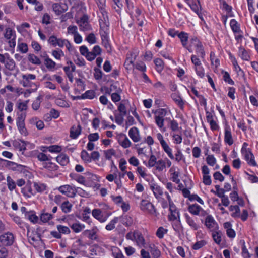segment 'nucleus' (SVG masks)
Here are the masks:
<instances>
[{"label": "nucleus", "mask_w": 258, "mask_h": 258, "mask_svg": "<svg viewBox=\"0 0 258 258\" xmlns=\"http://www.w3.org/2000/svg\"><path fill=\"white\" fill-rule=\"evenodd\" d=\"M28 102L29 100H26L17 104L18 111L17 112L16 125L20 134L25 136L28 134L25 124Z\"/></svg>", "instance_id": "obj_1"}, {"label": "nucleus", "mask_w": 258, "mask_h": 258, "mask_svg": "<svg viewBox=\"0 0 258 258\" xmlns=\"http://www.w3.org/2000/svg\"><path fill=\"white\" fill-rule=\"evenodd\" d=\"M249 144L247 142H244L240 149V153L247 163L253 167H256L257 164L255 160L254 156L252 149L248 148Z\"/></svg>", "instance_id": "obj_2"}, {"label": "nucleus", "mask_w": 258, "mask_h": 258, "mask_svg": "<svg viewBox=\"0 0 258 258\" xmlns=\"http://www.w3.org/2000/svg\"><path fill=\"white\" fill-rule=\"evenodd\" d=\"M165 196L167 199L169 205V212L167 216L168 220L169 221H173L180 218V213L179 210L176 207L173 202L170 195L167 192H165Z\"/></svg>", "instance_id": "obj_3"}, {"label": "nucleus", "mask_w": 258, "mask_h": 258, "mask_svg": "<svg viewBox=\"0 0 258 258\" xmlns=\"http://www.w3.org/2000/svg\"><path fill=\"white\" fill-rule=\"evenodd\" d=\"M170 111L166 108H159L154 112L155 122L157 126L161 130L164 128V117L166 116L168 112Z\"/></svg>", "instance_id": "obj_4"}, {"label": "nucleus", "mask_w": 258, "mask_h": 258, "mask_svg": "<svg viewBox=\"0 0 258 258\" xmlns=\"http://www.w3.org/2000/svg\"><path fill=\"white\" fill-rule=\"evenodd\" d=\"M189 88L190 89V91L189 90H187V92H188L189 96L194 100L195 102H197L195 97H197L199 100L201 105L203 106L204 107H206L207 104L206 98H205L203 95L200 94V92L195 86H189Z\"/></svg>", "instance_id": "obj_5"}, {"label": "nucleus", "mask_w": 258, "mask_h": 258, "mask_svg": "<svg viewBox=\"0 0 258 258\" xmlns=\"http://www.w3.org/2000/svg\"><path fill=\"white\" fill-rule=\"evenodd\" d=\"M202 223L211 232L217 230L219 228L218 224L211 215H207L204 221L202 220Z\"/></svg>", "instance_id": "obj_6"}, {"label": "nucleus", "mask_w": 258, "mask_h": 258, "mask_svg": "<svg viewBox=\"0 0 258 258\" xmlns=\"http://www.w3.org/2000/svg\"><path fill=\"white\" fill-rule=\"evenodd\" d=\"M140 207L142 211L150 214H154L156 212L155 206L147 200L142 199Z\"/></svg>", "instance_id": "obj_7"}, {"label": "nucleus", "mask_w": 258, "mask_h": 258, "mask_svg": "<svg viewBox=\"0 0 258 258\" xmlns=\"http://www.w3.org/2000/svg\"><path fill=\"white\" fill-rule=\"evenodd\" d=\"M206 117L208 123L210 125V128L213 131L218 130L219 127L218 124L214 120V110L213 108H211V111H206Z\"/></svg>", "instance_id": "obj_8"}, {"label": "nucleus", "mask_w": 258, "mask_h": 258, "mask_svg": "<svg viewBox=\"0 0 258 258\" xmlns=\"http://www.w3.org/2000/svg\"><path fill=\"white\" fill-rule=\"evenodd\" d=\"M130 239L135 241L136 243V245L140 248L145 247V239L141 232L135 231L133 232L132 237L130 235Z\"/></svg>", "instance_id": "obj_9"}, {"label": "nucleus", "mask_w": 258, "mask_h": 258, "mask_svg": "<svg viewBox=\"0 0 258 258\" xmlns=\"http://www.w3.org/2000/svg\"><path fill=\"white\" fill-rule=\"evenodd\" d=\"M5 38L9 40L8 43L11 48H14L16 45V34L15 31L10 28H7L5 30L4 33Z\"/></svg>", "instance_id": "obj_10"}, {"label": "nucleus", "mask_w": 258, "mask_h": 258, "mask_svg": "<svg viewBox=\"0 0 258 258\" xmlns=\"http://www.w3.org/2000/svg\"><path fill=\"white\" fill-rule=\"evenodd\" d=\"M165 153L167 155L169 158L177 163H179L180 161L185 160L184 155L182 152L180 150H178L175 152V155H174L173 154V150L171 147L169 148V151L165 152Z\"/></svg>", "instance_id": "obj_11"}, {"label": "nucleus", "mask_w": 258, "mask_h": 258, "mask_svg": "<svg viewBox=\"0 0 258 258\" xmlns=\"http://www.w3.org/2000/svg\"><path fill=\"white\" fill-rule=\"evenodd\" d=\"M251 52L250 49H246L242 45L238 47V55L243 61H249L251 59Z\"/></svg>", "instance_id": "obj_12"}, {"label": "nucleus", "mask_w": 258, "mask_h": 258, "mask_svg": "<svg viewBox=\"0 0 258 258\" xmlns=\"http://www.w3.org/2000/svg\"><path fill=\"white\" fill-rule=\"evenodd\" d=\"M178 37L180 39V42L183 47L187 49L188 51L190 52H192L191 48L190 46H188V40H189V33L184 31H181L178 34Z\"/></svg>", "instance_id": "obj_13"}, {"label": "nucleus", "mask_w": 258, "mask_h": 258, "mask_svg": "<svg viewBox=\"0 0 258 258\" xmlns=\"http://www.w3.org/2000/svg\"><path fill=\"white\" fill-rule=\"evenodd\" d=\"M228 55L229 57V59L230 60L232 63L234 71H235L236 73L238 74V75H244V72L239 66L235 56L234 55H233L232 53L230 51L228 52Z\"/></svg>", "instance_id": "obj_14"}, {"label": "nucleus", "mask_w": 258, "mask_h": 258, "mask_svg": "<svg viewBox=\"0 0 258 258\" xmlns=\"http://www.w3.org/2000/svg\"><path fill=\"white\" fill-rule=\"evenodd\" d=\"M133 21H135L136 24L139 27H142L144 24V16L142 14V11L139 8H135L133 15L132 16Z\"/></svg>", "instance_id": "obj_15"}, {"label": "nucleus", "mask_w": 258, "mask_h": 258, "mask_svg": "<svg viewBox=\"0 0 258 258\" xmlns=\"http://www.w3.org/2000/svg\"><path fill=\"white\" fill-rule=\"evenodd\" d=\"M88 17L86 15H84L80 20L77 21V23L79 26V29L81 31H86L91 29V27L88 22Z\"/></svg>", "instance_id": "obj_16"}, {"label": "nucleus", "mask_w": 258, "mask_h": 258, "mask_svg": "<svg viewBox=\"0 0 258 258\" xmlns=\"http://www.w3.org/2000/svg\"><path fill=\"white\" fill-rule=\"evenodd\" d=\"M65 39L58 38L55 35H51L48 39V43L55 47L58 46L63 47L64 46Z\"/></svg>", "instance_id": "obj_17"}, {"label": "nucleus", "mask_w": 258, "mask_h": 258, "mask_svg": "<svg viewBox=\"0 0 258 258\" xmlns=\"http://www.w3.org/2000/svg\"><path fill=\"white\" fill-rule=\"evenodd\" d=\"M58 190L63 195L70 198L75 197V186L69 185H64L60 186Z\"/></svg>", "instance_id": "obj_18"}, {"label": "nucleus", "mask_w": 258, "mask_h": 258, "mask_svg": "<svg viewBox=\"0 0 258 258\" xmlns=\"http://www.w3.org/2000/svg\"><path fill=\"white\" fill-rule=\"evenodd\" d=\"M14 236L11 233H7L0 236V242L5 246L11 245L14 242Z\"/></svg>", "instance_id": "obj_19"}, {"label": "nucleus", "mask_w": 258, "mask_h": 258, "mask_svg": "<svg viewBox=\"0 0 258 258\" xmlns=\"http://www.w3.org/2000/svg\"><path fill=\"white\" fill-rule=\"evenodd\" d=\"M150 189L153 192L154 196L156 199L163 196L165 192H163V187L157 183H152L150 185Z\"/></svg>", "instance_id": "obj_20"}, {"label": "nucleus", "mask_w": 258, "mask_h": 258, "mask_svg": "<svg viewBox=\"0 0 258 258\" xmlns=\"http://www.w3.org/2000/svg\"><path fill=\"white\" fill-rule=\"evenodd\" d=\"M202 173H203V182L205 185H210L212 184L211 176L209 175L210 170L207 166L203 165L202 167Z\"/></svg>", "instance_id": "obj_21"}, {"label": "nucleus", "mask_w": 258, "mask_h": 258, "mask_svg": "<svg viewBox=\"0 0 258 258\" xmlns=\"http://www.w3.org/2000/svg\"><path fill=\"white\" fill-rule=\"evenodd\" d=\"M184 217L186 223L188 224L190 228L194 231H197L201 227L200 225L197 223L196 221L190 217L188 213L184 214Z\"/></svg>", "instance_id": "obj_22"}, {"label": "nucleus", "mask_w": 258, "mask_h": 258, "mask_svg": "<svg viewBox=\"0 0 258 258\" xmlns=\"http://www.w3.org/2000/svg\"><path fill=\"white\" fill-rule=\"evenodd\" d=\"M130 64H132L133 66V74L134 75H136V72L135 70H137L141 72H146L147 67L145 63L142 61H137L135 63L130 61Z\"/></svg>", "instance_id": "obj_23"}, {"label": "nucleus", "mask_w": 258, "mask_h": 258, "mask_svg": "<svg viewBox=\"0 0 258 258\" xmlns=\"http://www.w3.org/2000/svg\"><path fill=\"white\" fill-rule=\"evenodd\" d=\"M224 142L229 146L232 145L234 143L231 128L228 125L226 126L224 128Z\"/></svg>", "instance_id": "obj_24"}, {"label": "nucleus", "mask_w": 258, "mask_h": 258, "mask_svg": "<svg viewBox=\"0 0 258 258\" xmlns=\"http://www.w3.org/2000/svg\"><path fill=\"white\" fill-rule=\"evenodd\" d=\"M148 251H149L152 258H160L161 256V252L160 249L154 244L151 243L148 245Z\"/></svg>", "instance_id": "obj_25"}, {"label": "nucleus", "mask_w": 258, "mask_h": 258, "mask_svg": "<svg viewBox=\"0 0 258 258\" xmlns=\"http://www.w3.org/2000/svg\"><path fill=\"white\" fill-rule=\"evenodd\" d=\"M137 152L139 156L141 158L148 157L150 155V153H152V147H149V146H144V147H136Z\"/></svg>", "instance_id": "obj_26"}, {"label": "nucleus", "mask_w": 258, "mask_h": 258, "mask_svg": "<svg viewBox=\"0 0 258 258\" xmlns=\"http://www.w3.org/2000/svg\"><path fill=\"white\" fill-rule=\"evenodd\" d=\"M171 98L174 101L181 110H183L185 101L182 99L181 96L176 93H173L171 95Z\"/></svg>", "instance_id": "obj_27"}, {"label": "nucleus", "mask_w": 258, "mask_h": 258, "mask_svg": "<svg viewBox=\"0 0 258 258\" xmlns=\"http://www.w3.org/2000/svg\"><path fill=\"white\" fill-rule=\"evenodd\" d=\"M148 161L146 162V160H143V163L148 168H151L154 167V166H156V163L157 162V158L156 156L152 153H150L148 156Z\"/></svg>", "instance_id": "obj_28"}, {"label": "nucleus", "mask_w": 258, "mask_h": 258, "mask_svg": "<svg viewBox=\"0 0 258 258\" xmlns=\"http://www.w3.org/2000/svg\"><path fill=\"white\" fill-rule=\"evenodd\" d=\"M52 8L55 13L59 15L67 11L68 6L66 4L55 3L52 5Z\"/></svg>", "instance_id": "obj_29"}, {"label": "nucleus", "mask_w": 258, "mask_h": 258, "mask_svg": "<svg viewBox=\"0 0 258 258\" xmlns=\"http://www.w3.org/2000/svg\"><path fill=\"white\" fill-rule=\"evenodd\" d=\"M222 232L220 230H214L212 231V236L214 243L218 245H221L222 240Z\"/></svg>", "instance_id": "obj_30"}, {"label": "nucleus", "mask_w": 258, "mask_h": 258, "mask_svg": "<svg viewBox=\"0 0 258 258\" xmlns=\"http://www.w3.org/2000/svg\"><path fill=\"white\" fill-rule=\"evenodd\" d=\"M157 139L160 142L163 151L165 152L169 151L170 146L166 141L164 139L163 135L161 133H158L156 135Z\"/></svg>", "instance_id": "obj_31"}, {"label": "nucleus", "mask_w": 258, "mask_h": 258, "mask_svg": "<svg viewBox=\"0 0 258 258\" xmlns=\"http://www.w3.org/2000/svg\"><path fill=\"white\" fill-rule=\"evenodd\" d=\"M188 2L187 4H188L191 10L194 11L195 13H198V11L201 10L202 8L201 7V4L200 0H197V3H196L194 0H188Z\"/></svg>", "instance_id": "obj_32"}, {"label": "nucleus", "mask_w": 258, "mask_h": 258, "mask_svg": "<svg viewBox=\"0 0 258 258\" xmlns=\"http://www.w3.org/2000/svg\"><path fill=\"white\" fill-rule=\"evenodd\" d=\"M81 125L78 124L77 126L73 125L70 129V137L73 139L77 138L81 133Z\"/></svg>", "instance_id": "obj_33"}, {"label": "nucleus", "mask_w": 258, "mask_h": 258, "mask_svg": "<svg viewBox=\"0 0 258 258\" xmlns=\"http://www.w3.org/2000/svg\"><path fill=\"white\" fill-rule=\"evenodd\" d=\"M210 60L211 65L214 66L215 70H217L220 64V59L216 57L214 51H211L210 54Z\"/></svg>", "instance_id": "obj_34"}, {"label": "nucleus", "mask_w": 258, "mask_h": 258, "mask_svg": "<svg viewBox=\"0 0 258 258\" xmlns=\"http://www.w3.org/2000/svg\"><path fill=\"white\" fill-rule=\"evenodd\" d=\"M241 255L243 258H256L252 254L249 253L248 249L246 248L244 241H241Z\"/></svg>", "instance_id": "obj_35"}, {"label": "nucleus", "mask_w": 258, "mask_h": 258, "mask_svg": "<svg viewBox=\"0 0 258 258\" xmlns=\"http://www.w3.org/2000/svg\"><path fill=\"white\" fill-rule=\"evenodd\" d=\"M194 47L195 48L196 55H198L202 60H204L206 56V52L203 43H202L199 45H195Z\"/></svg>", "instance_id": "obj_36"}, {"label": "nucleus", "mask_w": 258, "mask_h": 258, "mask_svg": "<svg viewBox=\"0 0 258 258\" xmlns=\"http://www.w3.org/2000/svg\"><path fill=\"white\" fill-rule=\"evenodd\" d=\"M102 49L99 45H95L92 50L90 51V57L89 61H91L93 60L97 56L101 54Z\"/></svg>", "instance_id": "obj_37"}, {"label": "nucleus", "mask_w": 258, "mask_h": 258, "mask_svg": "<svg viewBox=\"0 0 258 258\" xmlns=\"http://www.w3.org/2000/svg\"><path fill=\"white\" fill-rule=\"evenodd\" d=\"M154 63L155 65V70L159 74H161L164 68V62L161 58H155L154 59Z\"/></svg>", "instance_id": "obj_38"}, {"label": "nucleus", "mask_w": 258, "mask_h": 258, "mask_svg": "<svg viewBox=\"0 0 258 258\" xmlns=\"http://www.w3.org/2000/svg\"><path fill=\"white\" fill-rule=\"evenodd\" d=\"M169 221L171 222L172 228L176 232L179 233L183 230V227L180 218Z\"/></svg>", "instance_id": "obj_39"}, {"label": "nucleus", "mask_w": 258, "mask_h": 258, "mask_svg": "<svg viewBox=\"0 0 258 258\" xmlns=\"http://www.w3.org/2000/svg\"><path fill=\"white\" fill-rule=\"evenodd\" d=\"M130 138L135 142H137L140 140L139 131L136 127L130 128Z\"/></svg>", "instance_id": "obj_40"}, {"label": "nucleus", "mask_w": 258, "mask_h": 258, "mask_svg": "<svg viewBox=\"0 0 258 258\" xmlns=\"http://www.w3.org/2000/svg\"><path fill=\"white\" fill-rule=\"evenodd\" d=\"M202 210V207L197 204L190 205L188 206V212L193 215L199 216Z\"/></svg>", "instance_id": "obj_41"}, {"label": "nucleus", "mask_w": 258, "mask_h": 258, "mask_svg": "<svg viewBox=\"0 0 258 258\" xmlns=\"http://www.w3.org/2000/svg\"><path fill=\"white\" fill-rule=\"evenodd\" d=\"M13 146L20 151L26 150V143L25 141L21 140H15L13 142Z\"/></svg>", "instance_id": "obj_42"}, {"label": "nucleus", "mask_w": 258, "mask_h": 258, "mask_svg": "<svg viewBox=\"0 0 258 258\" xmlns=\"http://www.w3.org/2000/svg\"><path fill=\"white\" fill-rule=\"evenodd\" d=\"M7 57H6V62H5L6 68L10 71H13L15 70L16 67V64L14 60L11 58L8 54H6Z\"/></svg>", "instance_id": "obj_43"}, {"label": "nucleus", "mask_w": 258, "mask_h": 258, "mask_svg": "<svg viewBox=\"0 0 258 258\" xmlns=\"http://www.w3.org/2000/svg\"><path fill=\"white\" fill-rule=\"evenodd\" d=\"M56 160L60 165L63 166L67 165L69 162L68 156L64 154L58 155L56 158Z\"/></svg>", "instance_id": "obj_44"}, {"label": "nucleus", "mask_w": 258, "mask_h": 258, "mask_svg": "<svg viewBox=\"0 0 258 258\" xmlns=\"http://www.w3.org/2000/svg\"><path fill=\"white\" fill-rule=\"evenodd\" d=\"M221 74L223 75V79L226 83L230 85L235 84L234 81L231 78L229 73L227 71L222 70Z\"/></svg>", "instance_id": "obj_45"}, {"label": "nucleus", "mask_w": 258, "mask_h": 258, "mask_svg": "<svg viewBox=\"0 0 258 258\" xmlns=\"http://www.w3.org/2000/svg\"><path fill=\"white\" fill-rule=\"evenodd\" d=\"M118 142L119 144L124 148H127L129 146V140L124 134H121L118 137Z\"/></svg>", "instance_id": "obj_46"}, {"label": "nucleus", "mask_w": 258, "mask_h": 258, "mask_svg": "<svg viewBox=\"0 0 258 258\" xmlns=\"http://www.w3.org/2000/svg\"><path fill=\"white\" fill-rule=\"evenodd\" d=\"M44 54L45 55L44 56V64L46 66V68L49 70L54 68L56 66V63L54 61H53L51 59L49 58L46 52H44Z\"/></svg>", "instance_id": "obj_47"}, {"label": "nucleus", "mask_w": 258, "mask_h": 258, "mask_svg": "<svg viewBox=\"0 0 258 258\" xmlns=\"http://www.w3.org/2000/svg\"><path fill=\"white\" fill-rule=\"evenodd\" d=\"M229 25L233 33L236 32L240 28V24L235 19L230 21Z\"/></svg>", "instance_id": "obj_48"}, {"label": "nucleus", "mask_w": 258, "mask_h": 258, "mask_svg": "<svg viewBox=\"0 0 258 258\" xmlns=\"http://www.w3.org/2000/svg\"><path fill=\"white\" fill-rule=\"evenodd\" d=\"M156 170L159 172H162L166 168V163L163 159H159L156 163L154 167Z\"/></svg>", "instance_id": "obj_49"}, {"label": "nucleus", "mask_w": 258, "mask_h": 258, "mask_svg": "<svg viewBox=\"0 0 258 258\" xmlns=\"http://www.w3.org/2000/svg\"><path fill=\"white\" fill-rule=\"evenodd\" d=\"M101 39L102 44L106 48L107 52L108 53H111L112 49L108 42V37L107 36L103 35L101 36Z\"/></svg>", "instance_id": "obj_50"}, {"label": "nucleus", "mask_w": 258, "mask_h": 258, "mask_svg": "<svg viewBox=\"0 0 258 258\" xmlns=\"http://www.w3.org/2000/svg\"><path fill=\"white\" fill-rule=\"evenodd\" d=\"M229 210L233 211L235 210V212L231 213V216L233 218L239 217L240 216V208L238 205L230 206L229 207Z\"/></svg>", "instance_id": "obj_51"}, {"label": "nucleus", "mask_w": 258, "mask_h": 258, "mask_svg": "<svg viewBox=\"0 0 258 258\" xmlns=\"http://www.w3.org/2000/svg\"><path fill=\"white\" fill-rule=\"evenodd\" d=\"M25 217L33 223H36L38 220V218L35 215L34 211H29V213H26Z\"/></svg>", "instance_id": "obj_52"}, {"label": "nucleus", "mask_w": 258, "mask_h": 258, "mask_svg": "<svg viewBox=\"0 0 258 258\" xmlns=\"http://www.w3.org/2000/svg\"><path fill=\"white\" fill-rule=\"evenodd\" d=\"M136 173L142 178L147 179L148 174L146 172V168L142 166H138L136 169Z\"/></svg>", "instance_id": "obj_53"}, {"label": "nucleus", "mask_w": 258, "mask_h": 258, "mask_svg": "<svg viewBox=\"0 0 258 258\" xmlns=\"http://www.w3.org/2000/svg\"><path fill=\"white\" fill-rule=\"evenodd\" d=\"M194 69L196 72L197 75L201 78H203L204 77L205 73V69L203 67L202 64L201 66H199L198 67H194Z\"/></svg>", "instance_id": "obj_54"}, {"label": "nucleus", "mask_w": 258, "mask_h": 258, "mask_svg": "<svg viewBox=\"0 0 258 258\" xmlns=\"http://www.w3.org/2000/svg\"><path fill=\"white\" fill-rule=\"evenodd\" d=\"M28 59L34 64L40 65L41 63L40 59L33 54H29L28 55Z\"/></svg>", "instance_id": "obj_55"}, {"label": "nucleus", "mask_w": 258, "mask_h": 258, "mask_svg": "<svg viewBox=\"0 0 258 258\" xmlns=\"http://www.w3.org/2000/svg\"><path fill=\"white\" fill-rule=\"evenodd\" d=\"M169 127L170 130L174 132L178 131L179 129L181 128V127L179 126V124L176 120H170L169 122Z\"/></svg>", "instance_id": "obj_56"}, {"label": "nucleus", "mask_w": 258, "mask_h": 258, "mask_svg": "<svg viewBox=\"0 0 258 258\" xmlns=\"http://www.w3.org/2000/svg\"><path fill=\"white\" fill-rule=\"evenodd\" d=\"M168 232V230L165 229L163 226H160L156 232V235L160 239H162L165 234Z\"/></svg>", "instance_id": "obj_57"}, {"label": "nucleus", "mask_w": 258, "mask_h": 258, "mask_svg": "<svg viewBox=\"0 0 258 258\" xmlns=\"http://www.w3.org/2000/svg\"><path fill=\"white\" fill-rule=\"evenodd\" d=\"M190 60L191 62L194 64V67H197V66L202 64L200 57L198 55L192 54L190 56Z\"/></svg>", "instance_id": "obj_58"}, {"label": "nucleus", "mask_w": 258, "mask_h": 258, "mask_svg": "<svg viewBox=\"0 0 258 258\" xmlns=\"http://www.w3.org/2000/svg\"><path fill=\"white\" fill-rule=\"evenodd\" d=\"M52 215L48 213H45L44 212L41 213L40 217V220L43 223L47 222L49 220L52 219Z\"/></svg>", "instance_id": "obj_59"}, {"label": "nucleus", "mask_w": 258, "mask_h": 258, "mask_svg": "<svg viewBox=\"0 0 258 258\" xmlns=\"http://www.w3.org/2000/svg\"><path fill=\"white\" fill-rule=\"evenodd\" d=\"M22 192L25 197L28 198L30 197L32 195H34L35 193L33 192V190L30 185L26 186L25 188L22 189Z\"/></svg>", "instance_id": "obj_60"}, {"label": "nucleus", "mask_w": 258, "mask_h": 258, "mask_svg": "<svg viewBox=\"0 0 258 258\" xmlns=\"http://www.w3.org/2000/svg\"><path fill=\"white\" fill-rule=\"evenodd\" d=\"M72 207V204H71L69 201L63 202L61 205V210L65 213L70 212Z\"/></svg>", "instance_id": "obj_61"}, {"label": "nucleus", "mask_w": 258, "mask_h": 258, "mask_svg": "<svg viewBox=\"0 0 258 258\" xmlns=\"http://www.w3.org/2000/svg\"><path fill=\"white\" fill-rule=\"evenodd\" d=\"M71 228L75 232L78 233L81 231L85 228V226L81 224L80 223H76L73 224L71 226Z\"/></svg>", "instance_id": "obj_62"}, {"label": "nucleus", "mask_w": 258, "mask_h": 258, "mask_svg": "<svg viewBox=\"0 0 258 258\" xmlns=\"http://www.w3.org/2000/svg\"><path fill=\"white\" fill-rule=\"evenodd\" d=\"M171 136L174 144H179L182 143L183 139L181 133L180 134H176L175 133H173Z\"/></svg>", "instance_id": "obj_63"}, {"label": "nucleus", "mask_w": 258, "mask_h": 258, "mask_svg": "<svg viewBox=\"0 0 258 258\" xmlns=\"http://www.w3.org/2000/svg\"><path fill=\"white\" fill-rule=\"evenodd\" d=\"M207 243L205 240H201L197 241L192 246L191 248L194 250H199L206 245Z\"/></svg>", "instance_id": "obj_64"}]
</instances>
